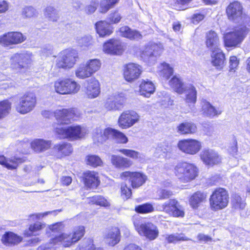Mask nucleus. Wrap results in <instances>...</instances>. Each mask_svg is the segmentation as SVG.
I'll list each match as a JSON object with an SVG mask.
<instances>
[{
  "instance_id": "f257e3e1",
  "label": "nucleus",
  "mask_w": 250,
  "mask_h": 250,
  "mask_svg": "<svg viewBox=\"0 0 250 250\" xmlns=\"http://www.w3.org/2000/svg\"><path fill=\"white\" fill-rule=\"evenodd\" d=\"M55 132L60 138L76 141L84 139L88 134V130L85 127L79 125L67 127L58 125L55 127Z\"/></svg>"
},
{
  "instance_id": "f03ea898",
  "label": "nucleus",
  "mask_w": 250,
  "mask_h": 250,
  "mask_svg": "<svg viewBox=\"0 0 250 250\" xmlns=\"http://www.w3.org/2000/svg\"><path fill=\"white\" fill-rule=\"evenodd\" d=\"M175 176L182 182L186 183L195 179L198 175V169L192 164L180 162L173 169Z\"/></svg>"
},
{
  "instance_id": "7ed1b4c3",
  "label": "nucleus",
  "mask_w": 250,
  "mask_h": 250,
  "mask_svg": "<svg viewBox=\"0 0 250 250\" xmlns=\"http://www.w3.org/2000/svg\"><path fill=\"white\" fill-rule=\"evenodd\" d=\"M85 234V227L83 226L75 227L71 233H63L52 240L54 244L61 243L65 247H68L79 241Z\"/></svg>"
},
{
  "instance_id": "20e7f679",
  "label": "nucleus",
  "mask_w": 250,
  "mask_h": 250,
  "mask_svg": "<svg viewBox=\"0 0 250 250\" xmlns=\"http://www.w3.org/2000/svg\"><path fill=\"white\" fill-rule=\"evenodd\" d=\"M101 61L97 59H89L79 64L75 70V75L80 79H85L92 76L101 67Z\"/></svg>"
},
{
  "instance_id": "39448f33",
  "label": "nucleus",
  "mask_w": 250,
  "mask_h": 250,
  "mask_svg": "<svg viewBox=\"0 0 250 250\" xmlns=\"http://www.w3.org/2000/svg\"><path fill=\"white\" fill-rule=\"evenodd\" d=\"M249 32V29L244 25L235 28L232 31L224 35V40L226 47H237L240 44Z\"/></svg>"
},
{
  "instance_id": "423d86ee",
  "label": "nucleus",
  "mask_w": 250,
  "mask_h": 250,
  "mask_svg": "<svg viewBox=\"0 0 250 250\" xmlns=\"http://www.w3.org/2000/svg\"><path fill=\"white\" fill-rule=\"evenodd\" d=\"M55 91L62 95H73L77 93L80 89V85L75 80L71 78L59 79L54 82Z\"/></svg>"
},
{
  "instance_id": "0eeeda50",
  "label": "nucleus",
  "mask_w": 250,
  "mask_h": 250,
  "mask_svg": "<svg viewBox=\"0 0 250 250\" xmlns=\"http://www.w3.org/2000/svg\"><path fill=\"white\" fill-rule=\"evenodd\" d=\"M229 201L228 191L223 188H216L209 198V204L211 210L217 211L226 208Z\"/></svg>"
},
{
  "instance_id": "6e6552de",
  "label": "nucleus",
  "mask_w": 250,
  "mask_h": 250,
  "mask_svg": "<svg viewBox=\"0 0 250 250\" xmlns=\"http://www.w3.org/2000/svg\"><path fill=\"white\" fill-rule=\"evenodd\" d=\"M78 58V52L75 49L69 48L62 51L56 61V65L59 68L69 69L72 68Z\"/></svg>"
},
{
  "instance_id": "1a4fd4ad",
  "label": "nucleus",
  "mask_w": 250,
  "mask_h": 250,
  "mask_svg": "<svg viewBox=\"0 0 250 250\" xmlns=\"http://www.w3.org/2000/svg\"><path fill=\"white\" fill-rule=\"evenodd\" d=\"M11 66L13 69L26 70L32 64V54L28 52L15 53L10 58Z\"/></svg>"
},
{
  "instance_id": "9d476101",
  "label": "nucleus",
  "mask_w": 250,
  "mask_h": 250,
  "mask_svg": "<svg viewBox=\"0 0 250 250\" xmlns=\"http://www.w3.org/2000/svg\"><path fill=\"white\" fill-rule=\"evenodd\" d=\"M36 102L37 98L35 94L26 93L20 98L19 103L16 106V110L21 114H26L33 109Z\"/></svg>"
},
{
  "instance_id": "9b49d317",
  "label": "nucleus",
  "mask_w": 250,
  "mask_h": 250,
  "mask_svg": "<svg viewBox=\"0 0 250 250\" xmlns=\"http://www.w3.org/2000/svg\"><path fill=\"white\" fill-rule=\"evenodd\" d=\"M177 146L183 153L189 155L197 154L202 148V143L196 139H188L179 141Z\"/></svg>"
},
{
  "instance_id": "f8f14e48",
  "label": "nucleus",
  "mask_w": 250,
  "mask_h": 250,
  "mask_svg": "<svg viewBox=\"0 0 250 250\" xmlns=\"http://www.w3.org/2000/svg\"><path fill=\"white\" fill-rule=\"evenodd\" d=\"M157 209L175 217H183L185 215L184 211L178 202L173 199L165 202Z\"/></svg>"
},
{
  "instance_id": "ddd939ff",
  "label": "nucleus",
  "mask_w": 250,
  "mask_h": 250,
  "mask_svg": "<svg viewBox=\"0 0 250 250\" xmlns=\"http://www.w3.org/2000/svg\"><path fill=\"white\" fill-rule=\"evenodd\" d=\"M135 229L141 235L145 236L150 240L155 239L159 235L157 227L150 222L141 224L134 223Z\"/></svg>"
},
{
  "instance_id": "4468645a",
  "label": "nucleus",
  "mask_w": 250,
  "mask_h": 250,
  "mask_svg": "<svg viewBox=\"0 0 250 250\" xmlns=\"http://www.w3.org/2000/svg\"><path fill=\"white\" fill-rule=\"evenodd\" d=\"M140 119V115L133 110L123 112L118 119V125L123 129H127L138 123Z\"/></svg>"
},
{
  "instance_id": "2eb2a0df",
  "label": "nucleus",
  "mask_w": 250,
  "mask_h": 250,
  "mask_svg": "<svg viewBox=\"0 0 250 250\" xmlns=\"http://www.w3.org/2000/svg\"><path fill=\"white\" fill-rule=\"evenodd\" d=\"M57 120L61 124H67L71 121L77 120L79 114L75 108L57 109L54 111Z\"/></svg>"
},
{
  "instance_id": "dca6fc26",
  "label": "nucleus",
  "mask_w": 250,
  "mask_h": 250,
  "mask_svg": "<svg viewBox=\"0 0 250 250\" xmlns=\"http://www.w3.org/2000/svg\"><path fill=\"white\" fill-rule=\"evenodd\" d=\"M120 177L123 180L128 179L133 188H138L142 186L147 179L146 175L142 172L128 171L121 173Z\"/></svg>"
},
{
  "instance_id": "f3484780",
  "label": "nucleus",
  "mask_w": 250,
  "mask_h": 250,
  "mask_svg": "<svg viewBox=\"0 0 250 250\" xmlns=\"http://www.w3.org/2000/svg\"><path fill=\"white\" fill-rule=\"evenodd\" d=\"M26 40V37L19 32H9L0 36V44L8 47L21 43Z\"/></svg>"
},
{
  "instance_id": "a211bd4d",
  "label": "nucleus",
  "mask_w": 250,
  "mask_h": 250,
  "mask_svg": "<svg viewBox=\"0 0 250 250\" xmlns=\"http://www.w3.org/2000/svg\"><path fill=\"white\" fill-rule=\"evenodd\" d=\"M200 157L204 164L213 166L219 164L222 162V157L215 150L212 149L205 148L200 154Z\"/></svg>"
},
{
  "instance_id": "6ab92c4d",
  "label": "nucleus",
  "mask_w": 250,
  "mask_h": 250,
  "mask_svg": "<svg viewBox=\"0 0 250 250\" xmlns=\"http://www.w3.org/2000/svg\"><path fill=\"white\" fill-rule=\"evenodd\" d=\"M142 72V67L134 63H129L124 67V77L128 82H133L137 80Z\"/></svg>"
},
{
  "instance_id": "aec40b11",
  "label": "nucleus",
  "mask_w": 250,
  "mask_h": 250,
  "mask_svg": "<svg viewBox=\"0 0 250 250\" xmlns=\"http://www.w3.org/2000/svg\"><path fill=\"white\" fill-rule=\"evenodd\" d=\"M103 51L110 55H121L124 51V45L119 40L111 39L103 44Z\"/></svg>"
},
{
  "instance_id": "412c9836",
  "label": "nucleus",
  "mask_w": 250,
  "mask_h": 250,
  "mask_svg": "<svg viewBox=\"0 0 250 250\" xmlns=\"http://www.w3.org/2000/svg\"><path fill=\"white\" fill-rule=\"evenodd\" d=\"M163 46L160 43L149 42L142 49L141 57L144 60L152 56H160L163 51Z\"/></svg>"
},
{
  "instance_id": "4be33fe9",
  "label": "nucleus",
  "mask_w": 250,
  "mask_h": 250,
  "mask_svg": "<svg viewBox=\"0 0 250 250\" xmlns=\"http://www.w3.org/2000/svg\"><path fill=\"white\" fill-rule=\"evenodd\" d=\"M125 95L123 93H114L107 98L104 106L108 110L119 109L125 101Z\"/></svg>"
},
{
  "instance_id": "5701e85b",
  "label": "nucleus",
  "mask_w": 250,
  "mask_h": 250,
  "mask_svg": "<svg viewBox=\"0 0 250 250\" xmlns=\"http://www.w3.org/2000/svg\"><path fill=\"white\" fill-rule=\"evenodd\" d=\"M85 94L88 98L93 99L98 97L100 93V83L97 79L92 77L86 81Z\"/></svg>"
},
{
  "instance_id": "b1692460",
  "label": "nucleus",
  "mask_w": 250,
  "mask_h": 250,
  "mask_svg": "<svg viewBox=\"0 0 250 250\" xmlns=\"http://www.w3.org/2000/svg\"><path fill=\"white\" fill-rule=\"evenodd\" d=\"M120 230L117 227L108 229L104 235L105 242L109 246H114L120 241Z\"/></svg>"
},
{
  "instance_id": "393cba45",
  "label": "nucleus",
  "mask_w": 250,
  "mask_h": 250,
  "mask_svg": "<svg viewBox=\"0 0 250 250\" xmlns=\"http://www.w3.org/2000/svg\"><path fill=\"white\" fill-rule=\"evenodd\" d=\"M201 112L203 116L210 118L218 116L222 113V110L219 108H215L209 102L206 100L201 102Z\"/></svg>"
},
{
  "instance_id": "a878e982",
  "label": "nucleus",
  "mask_w": 250,
  "mask_h": 250,
  "mask_svg": "<svg viewBox=\"0 0 250 250\" xmlns=\"http://www.w3.org/2000/svg\"><path fill=\"white\" fill-rule=\"evenodd\" d=\"M242 6L238 1H234L229 4L226 12L229 19L235 21L239 19L242 15Z\"/></svg>"
},
{
  "instance_id": "bb28decb",
  "label": "nucleus",
  "mask_w": 250,
  "mask_h": 250,
  "mask_svg": "<svg viewBox=\"0 0 250 250\" xmlns=\"http://www.w3.org/2000/svg\"><path fill=\"white\" fill-rule=\"evenodd\" d=\"M110 160L112 165L117 168H127L133 165L131 160L118 155H111Z\"/></svg>"
},
{
  "instance_id": "cd10ccee",
  "label": "nucleus",
  "mask_w": 250,
  "mask_h": 250,
  "mask_svg": "<svg viewBox=\"0 0 250 250\" xmlns=\"http://www.w3.org/2000/svg\"><path fill=\"white\" fill-rule=\"evenodd\" d=\"M85 186L88 188H96L100 184L98 173L94 171H87L84 173Z\"/></svg>"
},
{
  "instance_id": "c85d7f7f",
  "label": "nucleus",
  "mask_w": 250,
  "mask_h": 250,
  "mask_svg": "<svg viewBox=\"0 0 250 250\" xmlns=\"http://www.w3.org/2000/svg\"><path fill=\"white\" fill-rule=\"evenodd\" d=\"M120 35L130 40L139 41L142 39V35L138 31L131 29L127 26L121 27L119 31Z\"/></svg>"
},
{
  "instance_id": "c756f323",
  "label": "nucleus",
  "mask_w": 250,
  "mask_h": 250,
  "mask_svg": "<svg viewBox=\"0 0 250 250\" xmlns=\"http://www.w3.org/2000/svg\"><path fill=\"white\" fill-rule=\"evenodd\" d=\"M211 63L216 68L222 69L225 64V54L219 48L212 50Z\"/></svg>"
},
{
  "instance_id": "7c9ffc66",
  "label": "nucleus",
  "mask_w": 250,
  "mask_h": 250,
  "mask_svg": "<svg viewBox=\"0 0 250 250\" xmlns=\"http://www.w3.org/2000/svg\"><path fill=\"white\" fill-rule=\"evenodd\" d=\"M22 238L13 232H5L1 238L2 243L7 246H12L19 244Z\"/></svg>"
},
{
  "instance_id": "2f4dec72",
  "label": "nucleus",
  "mask_w": 250,
  "mask_h": 250,
  "mask_svg": "<svg viewBox=\"0 0 250 250\" xmlns=\"http://www.w3.org/2000/svg\"><path fill=\"white\" fill-rule=\"evenodd\" d=\"M154 91L155 86L152 82L148 80H142L139 86V93L141 95L148 98Z\"/></svg>"
},
{
  "instance_id": "473e14b6",
  "label": "nucleus",
  "mask_w": 250,
  "mask_h": 250,
  "mask_svg": "<svg viewBox=\"0 0 250 250\" xmlns=\"http://www.w3.org/2000/svg\"><path fill=\"white\" fill-rule=\"evenodd\" d=\"M51 145L50 141L43 139H36L30 143V146L33 150L36 152H41L49 149Z\"/></svg>"
},
{
  "instance_id": "72a5a7b5",
  "label": "nucleus",
  "mask_w": 250,
  "mask_h": 250,
  "mask_svg": "<svg viewBox=\"0 0 250 250\" xmlns=\"http://www.w3.org/2000/svg\"><path fill=\"white\" fill-rule=\"evenodd\" d=\"M97 33L101 37L109 36L113 32V28L105 21H100L95 24Z\"/></svg>"
},
{
  "instance_id": "f704fd0d",
  "label": "nucleus",
  "mask_w": 250,
  "mask_h": 250,
  "mask_svg": "<svg viewBox=\"0 0 250 250\" xmlns=\"http://www.w3.org/2000/svg\"><path fill=\"white\" fill-rule=\"evenodd\" d=\"M206 42L207 47L211 50L219 48V38L214 31H210L207 34Z\"/></svg>"
},
{
  "instance_id": "c9c22d12",
  "label": "nucleus",
  "mask_w": 250,
  "mask_h": 250,
  "mask_svg": "<svg viewBox=\"0 0 250 250\" xmlns=\"http://www.w3.org/2000/svg\"><path fill=\"white\" fill-rule=\"evenodd\" d=\"M186 93L185 101L188 104H194L197 100V91L194 86L191 84H186L184 89Z\"/></svg>"
},
{
  "instance_id": "e433bc0d",
  "label": "nucleus",
  "mask_w": 250,
  "mask_h": 250,
  "mask_svg": "<svg viewBox=\"0 0 250 250\" xmlns=\"http://www.w3.org/2000/svg\"><path fill=\"white\" fill-rule=\"evenodd\" d=\"M178 132L182 134H194L197 131V126L191 122H185L177 127Z\"/></svg>"
},
{
  "instance_id": "4c0bfd02",
  "label": "nucleus",
  "mask_w": 250,
  "mask_h": 250,
  "mask_svg": "<svg viewBox=\"0 0 250 250\" xmlns=\"http://www.w3.org/2000/svg\"><path fill=\"white\" fill-rule=\"evenodd\" d=\"M20 162V159L16 157L6 159L3 155H0V164L9 169H16Z\"/></svg>"
},
{
  "instance_id": "58836bf2",
  "label": "nucleus",
  "mask_w": 250,
  "mask_h": 250,
  "mask_svg": "<svg viewBox=\"0 0 250 250\" xmlns=\"http://www.w3.org/2000/svg\"><path fill=\"white\" fill-rule=\"evenodd\" d=\"M206 197L207 195L205 193L197 191L190 197L189 200L190 205L193 208H197L206 200Z\"/></svg>"
},
{
  "instance_id": "ea45409f",
  "label": "nucleus",
  "mask_w": 250,
  "mask_h": 250,
  "mask_svg": "<svg viewBox=\"0 0 250 250\" xmlns=\"http://www.w3.org/2000/svg\"><path fill=\"white\" fill-rule=\"evenodd\" d=\"M118 151L133 160L142 162L145 159L144 155L143 154L132 149L123 148L120 149Z\"/></svg>"
},
{
  "instance_id": "a19ab883",
  "label": "nucleus",
  "mask_w": 250,
  "mask_h": 250,
  "mask_svg": "<svg viewBox=\"0 0 250 250\" xmlns=\"http://www.w3.org/2000/svg\"><path fill=\"white\" fill-rule=\"evenodd\" d=\"M169 85L173 89L179 94H183L184 92L185 86L182 81L177 77L174 76L169 81Z\"/></svg>"
},
{
  "instance_id": "79ce46f5",
  "label": "nucleus",
  "mask_w": 250,
  "mask_h": 250,
  "mask_svg": "<svg viewBox=\"0 0 250 250\" xmlns=\"http://www.w3.org/2000/svg\"><path fill=\"white\" fill-rule=\"evenodd\" d=\"M54 149L61 156L69 155L73 150L71 145L68 143L56 145Z\"/></svg>"
},
{
  "instance_id": "37998d69",
  "label": "nucleus",
  "mask_w": 250,
  "mask_h": 250,
  "mask_svg": "<svg viewBox=\"0 0 250 250\" xmlns=\"http://www.w3.org/2000/svg\"><path fill=\"white\" fill-rule=\"evenodd\" d=\"M119 0H101L100 2L99 11L100 13H105L109 9L113 8Z\"/></svg>"
},
{
  "instance_id": "c03bdc74",
  "label": "nucleus",
  "mask_w": 250,
  "mask_h": 250,
  "mask_svg": "<svg viewBox=\"0 0 250 250\" xmlns=\"http://www.w3.org/2000/svg\"><path fill=\"white\" fill-rule=\"evenodd\" d=\"M44 15L49 21L53 22L57 21L59 19V15L57 11L52 6H48L45 9Z\"/></svg>"
},
{
  "instance_id": "a18cd8bd",
  "label": "nucleus",
  "mask_w": 250,
  "mask_h": 250,
  "mask_svg": "<svg viewBox=\"0 0 250 250\" xmlns=\"http://www.w3.org/2000/svg\"><path fill=\"white\" fill-rule=\"evenodd\" d=\"M85 162L87 165L93 167L102 166L103 162L101 159L97 155H89L86 157Z\"/></svg>"
},
{
  "instance_id": "49530a36",
  "label": "nucleus",
  "mask_w": 250,
  "mask_h": 250,
  "mask_svg": "<svg viewBox=\"0 0 250 250\" xmlns=\"http://www.w3.org/2000/svg\"><path fill=\"white\" fill-rule=\"evenodd\" d=\"M44 224L41 222H37L29 226L28 230L25 231V235L27 236L36 235L38 231L44 228Z\"/></svg>"
},
{
  "instance_id": "de8ad7c7",
  "label": "nucleus",
  "mask_w": 250,
  "mask_h": 250,
  "mask_svg": "<svg viewBox=\"0 0 250 250\" xmlns=\"http://www.w3.org/2000/svg\"><path fill=\"white\" fill-rule=\"evenodd\" d=\"M165 239L168 243H175L181 241H188V238L182 233H175L166 235Z\"/></svg>"
},
{
  "instance_id": "09e8293b",
  "label": "nucleus",
  "mask_w": 250,
  "mask_h": 250,
  "mask_svg": "<svg viewBox=\"0 0 250 250\" xmlns=\"http://www.w3.org/2000/svg\"><path fill=\"white\" fill-rule=\"evenodd\" d=\"M173 74V68L168 63L164 62L160 67V75L166 79H168Z\"/></svg>"
},
{
  "instance_id": "8fccbe9b",
  "label": "nucleus",
  "mask_w": 250,
  "mask_h": 250,
  "mask_svg": "<svg viewBox=\"0 0 250 250\" xmlns=\"http://www.w3.org/2000/svg\"><path fill=\"white\" fill-rule=\"evenodd\" d=\"M11 104L7 100L0 102V119L7 116L11 110Z\"/></svg>"
},
{
  "instance_id": "3c124183",
  "label": "nucleus",
  "mask_w": 250,
  "mask_h": 250,
  "mask_svg": "<svg viewBox=\"0 0 250 250\" xmlns=\"http://www.w3.org/2000/svg\"><path fill=\"white\" fill-rule=\"evenodd\" d=\"M93 139L95 143L102 144L105 142L104 132L101 128H97L94 130Z\"/></svg>"
},
{
  "instance_id": "603ef678",
  "label": "nucleus",
  "mask_w": 250,
  "mask_h": 250,
  "mask_svg": "<svg viewBox=\"0 0 250 250\" xmlns=\"http://www.w3.org/2000/svg\"><path fill=\"white\" fill-rule=\"evenodd\" d=\"M89 202L92 204L104 207L109 206V203L104 198L101 196H94L89 198Z\"/></svg>"
},
{
  "instance_id": "864d4df0",
  "label": "nucleus",
  "mask_w": 250,
  "mask_h": 250,
  "mask_svg": "<svg viewBox=\"0 0 250 250\" xmlns=\"http://www.w3.org/2000/svg\"><path fill=\"white\" fill-rule=\"evenodd\" d=\"M37 15L36 10L31 6H26L23 8L21 15L24 18H31Z\"/></svg>"
},
{
  "instance_id": "5fc2aeb1",
  "label": "nucleus",
  "mask_w": 250,
  "mask_h": 250,
  "mask_svg": "<svg viewBox=\"0 0 250 250\" xmlns=\"http://www.w3.org/2000/svg\"><path fill=\"white\" fill-rule=\"evenodd\" d=\"M135 211L140 213H150L154 210L153 206L149 203H146L135 207Z\"/></svg>"
},
{
  "instance_id": "6e6d98bb",
  "label": "nucleus",
  "mask_w": 250,
  "mask_h": 250,
  "mask_svg": "<svg viewBox=\"0 0 250 250\" xmlns=\"http://www.w3.org/2000/svg\"><path fill=\"white\" fill-rule=\"evenodd\" d=\"M232 204L235 208L243 209L245 208L246 203L241 197L237 194H235L232 197Z\"/></svg>"
},
{
  "instance_id": "4d7b16f0",
  "label": "nucleus",
  "mask_w": 250,
  "mask_h": 250,
  "mask_svg": "<svg viewBox=\"0 0 250 250\" xmlns=\"http://www.w3.org/2000/svg\"><path fill=\"white\" fill-rule=\"evenodd\" d=\"M77 42L81 46L89 47L92 45L93 41L91 36H84L77 38Z\"/></svg>"
},
{
  "instance_id": "13d9d810",
  "label": "nucleus",
  "mask_w": 250,
  "mask_h": 250,
  "mask_svg": "<svg viewBox=\"0 0 250 250\" xmlns=\"http://www.w3.org/2000/svg\"><path fill=\"white\" fill-rule=\"evenodd\" d=\"M114 139L118 143L125 144L128 142L127 137L122 132L116 131Z\"/></svg>"
},
{
  "instance_id": "bf43d9fd",
  "label": "nucleus",
  "mask_w": 250,
  "mask_h": 250,
  "mask_svg": "<svg viewBox=\"0 0 250 250\" xmlns=\"http://www.w3.org/2000/svg\"><path fill=\"white\" fill-rule=\"evenodd\" d=\"M116 131L117 130L110 127L106 128L103 130L104 136L105 141L109 138L114 139L116 134Z\"/></svg>"
},
{
  "instance_id": "052dcab7",
  "label": "nucleus",
  "mask_w": 250,
  "mask_h": 250,
  "mask_svg": "<svg viewBox=\"0 0 250 250\" xmlns=\"http://www.w3.org/2000/svg\"><path fill=\"white\" fill-rule=\"evenodd\" d=\"M121 18V15L118 12L115 11L110 13L108 19L110 23H117L120 21Z\"/></svg>"
},
{
  "instance_id": "680f3d73",
  "label": "nucleus",
  "mask_w": 250,
  "mask_h": 250,
  "mask_svg": "<svg viewBox=\"0 0 250 250\" xmlns=\"http://www.w3.org/2000/svg\"><path fill=\"white\" fill-rule=\"evenodd\" d=\"M122 195L124 198H129L132 194L131 189L128 188L126 184H123L121 186Z\"/></svg>"
},
{
  "instance_id": "e2e57ef3",
  "label": "nucleus",
  "mask_w": 250,
  "mask_h": 250,
  "mask_svg": "<svg viewBox=\"0 0 250 250\" xmlns=\"http://www.w3.org/2000/svg\"><path fill=\"white\" fill-rule=\"evenodd\" d=\"M158 194L161 199L168 198L172 195L173 193L171 191L161 189L158 191Z\"/></svg>"
},
{
  "instance_id": "0e129e2a",
  "label": "nucleus",
  "mask_w": 250,
  "mask_h": 250,
  "mask_svg": "<svg viewBox=\"0 0 250 250\" xmlns=\"http://www.w3.org/2000/svg\"><path fill=\"white\" fill-rule=\"evenodd\" d=\"M239 64V61L235 56H231L229 59V68L230 71H235Z\"/></svg>"
},
{
  "instance_id": "69168bd1",
  "label": "nucleus",
  "mask_w": 250,
  "mask_h": 250,
  "mask_svg": "<svg viewBox=\"0 0 250 250\" xmlns=\"http://www.w3.org/2000/svg\"><path fill=\"white\" fill-rule=\"evenodd\" d=\"M98 3L96 1H92L91 3L85 7V11L87 14H92L94 13L97 9Z\"/></svg>"
},
{
  "instance_id": "338daca9",
  "label": "nucleus",
  "mask_w": 250,
  "mask_h": 250,
  "mask_svg": "<svg viewBox=\"0 0 250 250\" xmlns=\"http://www.w3.org/2000/svg\"><path fill=\"white\" fill-rule=\"evenodd\" d=\"M64 227L62 222H59L50 226L49 228L53 232H60L63 229Z\"/></svg>"
},
{
  "instance_id": "774afa93",
  "label": "nucleus",
  "mask_w": 250,
  "mask_h": 250,
  "mask_svg": "<svg viewBox=\"0 0 250 250\" xmlns=\"http://www.w3.org/2000/svg\"><path fill=\"white\" fill-rule=\"evenodd\" d=\"M85 244L84 246L85 247L88 248V250H104L103 248H97L94 247L93 241L91 239L87 240L85 242Z\"/></svg>"
}]
</instances>
